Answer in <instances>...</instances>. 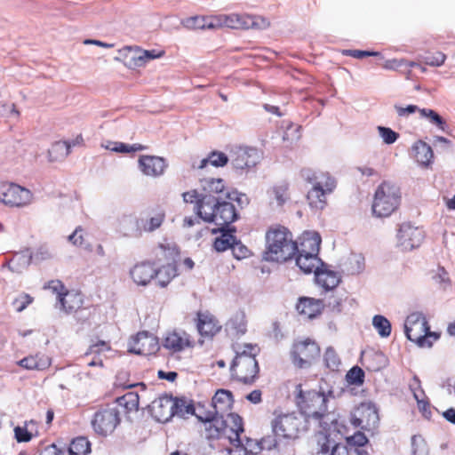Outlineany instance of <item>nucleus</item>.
I'll return each mask as SVG.
<instances>
[{
    "label": "nucleus",
    "instance_id": "bf43d9fd",
    "mask_svg": "<svg viewBox=\"0 0 455 455\" xmlns=\"http://www.w3.org/2000/svg\"><path fill=\"white\" fill-rule=\"evenodd\" d=\"M186 28L191 29H204L205 17L204 16H194L186 19L183 21Z\"/></svg>",
    "mask_w": 455,
    "mask_h": 455
},
{
    "label": "nucleus",
    "instance_id": "4468645a",
    "mask_svg": "<svg viewBox=\"0 0 455 455\" xmlns=\"http://www.w3.org/2000/svg\"><path fill=\"white\" fill-rule=\"evenodd\" d=\"M159 349L158 338L147 331H142L132 338L128 351L140 355H156Z\"/></svg>",
    "mask_w": 455,
    "mask_h": 455
},
{
    "label": "nucleus",
    "instance_id": "5fc2aeb1",
    "mask_svg": "<svg viewBox=\"0 0 455 455\" xmlns=\"http://www.w3.org/2000/svg\"><path fill=\"white\" fill-rule=\"evenodd\" d=\"M379 134L380 138L382 139L383 142L386 144H393L395 143L397 139L399 138V134L393 131L391 128L384 127V126H378L377 127Z\"/></svg>",
    "mask_w": 455,
    "mask_h": 455
},
{
    "label": "nucleus",
    "instance_id": "412c9836",
    "mask_svg": "<svg viewBox=\"0 0 455 455\" xmlns=\"http://www.w3.org/2000/svg\"><path fill=\"white\" fill-rule=\"evenodd\" d=\"M196 315V327L201 336L212 339L221 330L219 321L210 312H198Z\"/></svg>",
    "mask_w": 455,
    "mask_h": 455
},
{
    "label": "nucleus",
    "instance_id": "c85d7f7f",
    "mask_svg": "<svg viewBox=\"0 0 455 455\" xmlns=\"http://www.w3.org/2000/svg\"><path fill=\"white\" fill-rule=\"evenodd\" d=\"M259 352V347L255 344L245 343L243 346V350L235 351V356L232 360L230 364V371L231 376L234 377V371L236 367L239 366L240 360L248 359V358H256L257 355Z\"/></svg>",
    "mask_w": 455,
    "mask_h": 455
},
{
    "label": "nucleus",
    "instance_id": "2eb2a0df",
    "mask_svg": "<svg viewBox=\"0 0 455 455\" xmlns=\"http://www.w3.org/2000/svg\"><path fill=\"white\" fill-rule=\"evenodd\" d=\"M0 201L6 205L20 207L30 203L32 195L28 189L15 184L0 185Z\"/></svg>",
    "mask_w": 455,
    "mask_h": 455
},
{
    "label": "nucleus",
    "instance_id": "dca6fc26",
    "mask_svg": "<svg viewBox=\"0 0 455 455\" xmlns=\"http://www.w3.org/2000/svg\"><path fill=\"white\" fill-rule=\"evenodd\" d=\"M322 238L317 232L305 231L294 241L296 243L295 256H318Z\"/></svg>",
    "mask_w": 455,
    "mask_h": 455
},
{
    "label": "nucleus",
    "instance_id": "864d4df0",
    "mask_svg": "<svg viewBox=\"0 0 455 455\" xmlns=\"http://www.w3.org/2000/svg\"><path fill=\"white\" fill-rule=\"evenodd\" d=\"M410 388L413 393V396H414L415 400L417 401V404H418V408H419V411L422 413L424 418H426L427 419H430L432 417V411L430 409L431 405H430L429 401L427 399L425 400V399L419 398V395L413 387V384L410 385Z\"/></svg>",
    "mask_w": 455,
    "mask_h": 455
},
{
    "label": "nucleus",
    "instance_id": "603ef678",
    "mask_svg": "<svg viewBox=\"0 0 455 455\" xmlns=\"http://www.w3.org/2000/svg\"><path fill=\"white\" fill-rule=\"evenodd\" d=\"M419 114L422 117L427 118L433 124L444 131L445 122L438 113L432 109L421 108L419 109Z\"/></svg>",
    "mask_w": 455,
    "mask_h": 455
},
{
    "label": "nucleus",
    "instance_id": "3c124183",
    "mask_svg": "<svg viewBox=\"0 0 455 455\" xmlns=\"http://www.w3.org/2000/svg\"><path fill=\"white\" fill-rule=\"evenodd\" d=\"M325 366L331 371H337L340 365V359L332 347H328L323 355Z\"/></svg>",
    "mask_w": 455,
    "mask_h": 455
},
{
    "label": "nucleus",
    "instance_id": "58836bf2",
    "mask_svg": "<svg viewBox=\"0 0 455 455\" xmlns=\"http://www.w3.org/2000/svg\"><path fill=\"white\" fill-rule=\"evenodd\" d=\"M116 403L124 407L127 411H137L139 409L140 396L136 392H128L117 397Z\"/></svg>",
    "mask_w": 455,
    "mask_h": 455
},
{
    "label": "nucleus",
    "instance_id": "aec40b11",
    "mask_svg": "<svg viewBox=\"0 0 455 455\" xmlns=\"http://www.w3.org/2000/svg\"><path fill=\"white\" fill-rule=\"evenodd\" d=\"M172 395L164 394L152 402L149 411L157 421L168 422L172 419Z\"/></svg>",
    "mask_w": 455,
    "mask_h": 455
},
{
    "label": "nucleus",
    "instance_id": "4be33fe9",
    "mask_svg": "<svg viewBox=\"0 0 455 455\" xmlns=\"http://www.w3.org/2000/svg\"><path fill=\"white\" fill-rule=\"evenodd\" d=\"M141 172L148 176L157 177L164 172L167 164L163 157L142 156L139 159Z\"/></svg>",
    "mask_w": 455,
    "mask_h": 455
},
{
    "label": "nucleus",
    "instance_id": "7ed1b4c3",
    "mask_svg": "<svg viewBox=\"0 0 455 455\" xmlns=\"http://www.w3.org/2000/svg\"><path fill=\"white\" fill-rule=\"evenodd\" d=\"M197 215L204 221L219 226L220 231L229 228V225L239 218L235 205L230 201L209 196L197 202Z\"/></svg>",
    "mask_w": 455,
    "mask_h": 455
},
{
    "label": "nucleus",
    "instance_id": "393cba45",
    "mask_svg": "<svg viewBox=\"0 0 455 455\" xmlns=\"http://www.w3.org/2000/svg\"><path fill=\"white\" fill-rule=\"evenodd\" d=\"M203 193L201 198L209 196L213 198H223L225 196V185L222 179L206 178L200 180Z\"/></svg>",
    "mask_w": 455,
    "mask_h": 455
},
{
    "label": "nucleus",
    "instance_id": "680f3d73",
    "mask_svg": "<svg viewBox=\"0 0 455 455\" xmlns=\"http://www.w3.org/2000/svg\"><path fill=\"white\" fill-rule=\"evenodd\" d=\"M33 298L28 293H22L16 298L12 305L15 307L17 312H22L29 304L33 302Z\"/></svg>",
    "mask_w": 455,
    "mask_h": 455
},
{
    "label": "nucleus",
    "instance_id": "ea45409f",
    "mask_svg": "<svg viewBox=\"0 0 455 455\" xmlns=\"http://www.w3.org/2000/svg\"><path fill=\"white\" fill-rule=\"evenodd\" d=\"M372 325L381 338H387L391 334L392 325L390 321L382 315H376L372 318Z\"/></svg>",
    "mask_w": 455,
    "mask_h": 455
},
{
    "label": "nucleus",
    "instance_id": "c03bdc74",
    "mask_svg": "<svg viewBox=\"0 0 455 455\" xmlns=\"http://www.w3.org/2000/svg\"><path fill=\"white\" fill-rule=\"evenodd\" d=\"M345 440L352 451L361 450L370 443L368 437L360 430L356 431L353 435L347 436Z\"/></svg>",
    "mask_w": 455,
    "mask_h": 455
},
{
    "label": "nucleus",
    "instance_id": "052dcab7",
    "mask_svg": "<svg viewBox=\"0 0 455 455\" xmlns=\"http://www.w3.org/2000/svg\"><path fill=\"white\" fill-rule=\"evenodd\" d=\"M197 409L199 410V413H196V408L195 406L194 401L187 398V403L184 410V415L185 414H190L195 416L197 419L200 416H205V409L204 406L202 405L200 403L197 405Z\"/></svg>",
    "mask_w": 455,
    "mask_h": 455
},
{
    "label": "nucleus",
    "instance_id": "a211bd4d",
    "mask_svg": "<svg viewBox=\"0 0 455 455\" xmlns=\"http://www.w3.org/2000/svg\"><path fill=\"white\" fill-rule=\"evenodd\" d=\"M315 282L324 293L333 291L341 283V276L338 272L331 270L327 263H321L315 271Z\"/></svg>",
    "mask_w": 455,
    "mask_h": 455
},
{
    "label": "nucleus",
    "instance_id": "f03ea898",
    "mask_svg": "<svg viewBox=\"0 0 455 455\" xmlns=\"http://www.w3.org/2000/svg\"><path fill=\"white\" fill-rule=\"evenodd\" d=\"M274 414L275 418L271 421L272 435L263 437V443L268 451L278 448L281 443H288L309 429V422L295 412L276 415L275 411Z\"/></svg>",
    "mask_w": 455,
    "mask_h": 455
},
{
    "label": "nucleus",
    "instance_id": "6e6552de",
    "mask_svg": "<svg viewBox=\"0 0 455 455\" xmlns=\"http://www.w3.org/2000/svg\"><path fill=\"white\" fill-rule=\"evenodd\" d=\"M399 188L393 183L383 181L376 189L372 204L373 214L377 217H388L400 204Z\"/></svg>",
    "mask_w": 455,
    "mask_h": 455
},
{
    "label": "nucleus",
    "instance_id": "4d7b16f0",
    "mask_svg": "<svg viewBox=\"0 0 455 455\" xmlns=\"http://www.w3.org/2000/svg\"><path fill=\"white\" fill-rule=\"evenodd\" d=\"M187 403L186 396H173L172 404V414L174 416L184 417V410Z\"/></svg>",
    "mask_w": 455,
    "mask_h": 455
},
{
    "label": "nucleus",
    "instance_id": "69168bd1",
    "mask_svg": "<svg viewBox=\"0 0 455 455\" xmlns=\"http://www.w3.org/2000/svg\"><path fill=\"white\" fill-rule=\"evenodd\" d=\"M225 198L230 201H235L242 208L249 204V199L244 194L237 191L225 193Z\"/></svg>",
    "mask_w": 455,
    "mask_h": 455
},
{
    "label": "nucleus",
    "instance_id": "0eeeda50",
    "mask_svg": "<svg viewBox=\"0 0 455 455\" xmlns=\"http://www.w3.org/2000/svg\"><path fill=\"white\" fill-rule=\"evenodd\" d=\"M266 253L281 254L282 256H295L296 243L291 232L285 227L276 225L266 232Z\"/></svg>",
    "mask_w": 455,
    "mask_h": 455
},
{
    "label": "nucleus",
    "instance_id": "f8f14e48",
    "mask_svg": "<svg viewBox=\"0 0 455 455\" xmlns=\"http://www.w3.org/2000/svg\"><path fill=\"white\" fill-rule=\"evenodd\" d=\"M120 413L116 407L101 408L94 413L92 426L102 436L111 434L120 423Z\"/></svg>",
    "mask_w": 455,
    "mask_h": 455
},
{
    "label": "nucleus",
    "instance_id": "de8ad7c7",
    "mask_svg": "<svg viewBox=\"0 0 455 455\" xmlns=\"http://www.w3.org/2000/svg\"><path fill=\"white\" fill-rule=\"evenodd\" d=\"M412 327H409L407 324H404V333L409 340L415 342L419 347H431L433 346L432 341L428 339V337L425 332L424 334H419V336H412Z\"/></svg>",
    "mask_w": 455,
    "mask_h": 455
},
{
    "label": "nucleus",
    "instance_id": "7c9ffc66",
    "mask_svg": "<svg viewBox=\"0 0 455 455\" xmlns=\"http://www.w3.org/2000/svg\"><path fill=\"white\" fill-rule=\"evenodd\" d=\"M164 347L172 352H180L187 347H191L189 339H184L176 331L168 333L163 342Z\"/></svg>",
    "mask_w": 455,
    "mask_h": 455
},
{
    "label": "nucleus",
    "instance_id": "09e8293b",
    "mask_svg": "<svg viewBox=\"0 0 455 455\" xmlns=\"http://www.w3.org/2000/svg\"><path fill=\"white\" fill-rule=\"evenodd\" d=\"M365 374L359 366H353L346 374V379L349 385L361 386L364 382Z\"/></svg>",
    "mask_w": 455,
    "mask_h": 455
},
{
    "label": "nucleus",
    "instance_id": "37998d69",
    "mask_svg": "<svg viewBox=\"0 0 455 455\" xmlns=\"http://www.w3.org/2000/svg\"><path fill=\"white\" fill-rule=\"evenodd\" d=\"M365 258H347L342 264L344 266L343 272L347 275H358L365 268Z\"/></svg>",
    "mask_w": 455,
    "mask_h": 455
},
{
    "label": "nucleus",
    "instance_id": "338daca9",
    "mask_svg": "<svg viewBox=\"0 0 455 455\" xmlns=\"http://www.w3.org/2000/svg\"><path fill=\"white\" fill-rule=\"evenodd\" d=\"M14 436L18 443H27L32 439V434L26 427H16L14 428Z\"/></svg>",
    "mask_w": 455,
    "mask_h": 455
},
{
    "label": "nucleus",
    "instance_id": "c756f323",
    "mask_svg": "<svg viewBox=\"0 0 455 455\" xmlns=\"http://www.w3.org/2000/svg\"><path fill=\"white\" fill-rule=\"evenodd\" d=\"M292 259L295 260L296 266L305 274L314 273L315 275L318 266L321 263H325L322 260V258H281V262H287Z\"/></svg>",
    "mask_w": 455,
    "mask_h": 455
},
{
    "label": "nucleus",
    "instance_id": "13d9d810",
    "mask_svg": "<svg viewBox=\"0 0 455 455\" xmlns=\"http://www.w3.org/2000/svg\"><path fill=\"white\" fill-rule=\"evenodd\" d=\"M445 60L446 56L440 52L421 57L422 62L431 67H440L444 63Z\"/></svg>",
    "mask_w": 455,
    "mask_h": 455
},
{
    "label": "nucleus",
    "instance_id": "e433bc0d",
    "mask_svg": "<svg viewBox=\"0 0 455 455\" xmlns=\"http://www.w3.org/2000/svg\"><path fill=\"white\" fill-rule=\"evenodd\" d=\"M102 147H104L106 149L114 151V152H120V153H131V152H136L140 150H143L145 147H143L140 144H133V145H128L123 142H116V141H110L108 140L105 143L102 144Z\"/></svg>",
    "mask_w": 455,
    "mask_h": 455
},
{
    "label": "nucleus",
    "instance_id": "bb28decb",
    "mask_svg": "<svg viewBox=\"0 0 455 455\" xmlns=\"http://www.w3.org/2000/svg\"><path fill=\"white\" fill-rule=\"evenodd\" d=\"M413 157L423 166H428L433 159V150L431 147L422 140H419L412 146Z\"/></svg>",
    "mask_w": 455,
    "mask_h": 455
},
{
    "label": "nucleus",
    "instance_id": "a19ab883",
    "mask_svg": "<svg viewBox=\"0 0 455 455\" xmlns=\"http://www.w3.org/2000/svg\"><path fill=\"white\" fill-rule=\"evenodd\" d=\"M33 258H10L2 267H8L12 273L20 274L31 264Z\"/></svg>",
    "mask_w": 455,
    "mask_h": 455
},
{
    "label": "nucleus",
    "instance_id": "473e14b6",
    "mask_svg": "<svg viewBox=\"0 0 455 455\" xmlns=\"http://www.w3.org/2000/svg\"><path fill=\"white\" fill-rule=\"evenodd\" d=\"M71 144L68 141H56L48 150V158L51 162L62 161L70 153Z\"/></svg>",
    "mask_w": 455,
    "mask_h": 455
},
{
    "label": "nucleus",
    "instance_id": "b1692460",
    "mask_svg": "<svg viewBox=\"0 0 455 455\" xmlns=\"http://www.w3.org/2000/svg\"><path fill=\"white\" fill-rule=\"evenodd\" d=\"M239 366H241L242 371L244 372L243 376H235L232 377L236 380L242 382L245 385H252L256 379H258V375L259 372V363L256 358H248L243 359L239 362Z\"/></svg>",
    "mask_w": 455,
    "mask_h": 455
},
{
    "label": "nucleus",
    "instance_id": "2f4dec72",
    "mask_svg": "<svg viewBox=\"0 0 455 455\" xmlns=\"http://www.w3.org/2000/svg\"><path fill=\"white\" fill-rule=\"evenodd\" d=\"M161 56V54H156L155 51H140L138 50L132 54L129 60L126 62V65L131 68H138L144 66L148 60H154L157 57Z\"/></svg>",
    "mask_w": 455,
    "mask_h": 455
},
{
    "label": "nucleus",
    "instance_id": "79ce46f5",
    "mask_svg": "<svg viewBox=\"0 0 455 455\" xmlns=\"http://www.w3.org/2000/svg\"><path fill=\"white\" fill-rule=\"evenodd\" d=\"M404 324H407L409 327H412L413 330L418 328L419 331H429V324L425 315L420 312H414L409 315Z\"/></svg>",
    "mask_w": 455,
    "mask_h": 455
},
{
    "label": "nucleus",
    "instance_id": "0e129e2a",
    "mask_svg": "<svg viewBox=\"0 0 455 455\" xmlns=\"http://www.w3.org/2000/svg\"><path fill=\"white\" fill-rule=\"evenodd\" d=\"M287 190L288 188L286 185H280L273 188V194L278 205H283L288 199Z\"/></svg>",
    "mask_w": 455,
    "mask_h": 455
},
{
    "label": "nucleus",
    "instance_id": "20e7f679",
    "mask_svg": "<svg viewBox=\"0 0 455 455\" xmlns=\"http://www.w3.org/2000/svg\"><path fill=\"white\" fill-rule=\"evenodd\" d=\"M295 402L300 416L309 422L310 419L318 421L319 427L325 429L322 419L328 413V400L323 390H308L304 392L301 384L296 386Z\"/></svg>",
    "mask_w": 455,
    "mask_h": 455
},
{
    "label": "nucleus",
    "instance_id": "39448f33",
    "mask_svg": "<svg viewBox=\"0 0 455 455\" xmlns=\"http://www.w3.org/2000/svg\"><path fill=\"white\" fill-rule=\"evenodd\" d=\"M301 177L307 183L312 184L307 198L312 208L322 210L326 205V196L331 194L336 187L335 180L323 172H315L309 168L302 169Z\"/></svg>",
    "mask_w": 455,
    "mask_h": 455
},
{
    "label": "nucleus",
    "instance_id": "6ab92c4d",
    "mask_svg": "<svg viewBox=\"0 0 455 455\" xmlns=\"http://www.w3.org/2000/svg\"><path fill=\"white\" fill-rule=\"evenodd\" d=\"M155 267L156 261H141L131 268L130 275L136 284L147 286L154 279V275L156 274Z\"/></svg>",
    "mask_w": 455,
    "mask_h": 455
},
{
    "label": "nucleus",
    "instance_id": "ddd939ff",
    "mask_svg": "<svg viewBox=\"0 0 455 455\" xmlns=\"http://www.w3.org/2000/svg\"><path fill=\"white\" fill-rule=\"evenodd\" d=\"M424 239V231L411 223H403L397 233L396 246L402 252H409L420 245Z\"/></svg>",
    "mask_w": 455,
    "mask_h": 455
},
{
    "label": "nucleus",
    "instance_id": "f704fd0d",
    "mask_svg": "<svg viewBox=\"0 0 455 455\" xmlns=\"http://www.w3.org/2000/svg\"><path fill=\"white\" fill-rule=\"evenodd\" d=\"M91 452V443L85 436L74 438L68 448V455H87Z\"/></svg>",
    "mask_w": 455,
    "mask_h": 455
},
{
    "label": "nucleus",
    "instance_id": "e2e57ef3",
    "mask_svg": "<svg viewBox=\"0 0 455 455\" xmlns=\"http://www.w3.org/2000/svg\"><path fill=\"white\" fill-rule=\"evenodd\" d=\"M161 252L165 256H177L180 254V249L176 243L165 240L159 245Z\"/></svg>",
    "mask_w": 455,
    "mask_h": 455
},
{
    "label": "nucleus",
    "instance_id": "6e6d98bb",
    "mask_svg": "<svg viewBox=\"0 0 455 455\" xmlns=\"http://www.w3.org/2000/svg\"><path fill=\"white\" fill-rule=\"evenodd\" d=\"M164 220V214L158 212L146 221V223L143 225V230L146 232H153L161 227Z\"/></svg>",
    "mask_w": 455,
    "mask_h": 455
},
{
    "label": "nucleus",
    "instance_id": "1a4fd4ad",
    "mask_svg": "<svg viewBox=\"0 0 455 455\" xmlns=\"http://www.w3.org/2000/svg\"><path fill=\"white\" fill-rule=\"evenodd\" d=\"M349 421L354 427L373 432L379 424V410L376 404L371 401L361 403L350 411Z\"/></svg>",
    "mask_w": 455,
    "mask_h": 455
},
{
    "label": "nucleus",
    "instance_id": "f257e3e1",
    "mask_svg": "<svg viewBox=\"0 0 455 455\" xmlns=\"http://www.w3.org/2000/svg\"><path fill=\"white\" fill-rule=\"evenodd\" d=\"M233 393L228 389H218L212 399V411H205V416L198 417V421L205 424V433L207 439H221L226 437L230 424H228L225 419L228 414L234 403Z\"/></svg>",
    "mask_w": 455,
    "mask_h": 455
},
{
    "label": "nucleus",
    "instance_id": "5701e85b",
    "mask_svg": "<svg viewBox=\"0 0 455 455\" xmlns=\"http://www.w3.org/2000/svg\"><path fill=\"white\" fill-rule=\"evenodd\" d=\"M324 307L325 303L323 299L301 297L299 299L296 308L300 315H307L309 319H313L322 314Z\"/></svg>",
    "mask_w": 455,
    "mask_h": 455
},
{
    "label": "nucleus",
    "instance_id": "a18cd8bd",
    "mask_svg": "<svg viewBox=\"0 0 455 455\" xmlns=\"http://www.w3.org/2000/svg\"><path fill=\"white\" fill-rule=\"evenodd\" d=\"M57 285L60 287V291H58V288L57 286H54L53 287V290L55 291H57L58 293V300L61 306V308L66 312V313H72L73 311H76L77 308L80 307V305H77L76 307L73 306V305H69L68 304V301H67V297H69L70 294L69 292L66 290L65 291H63L65 290V287L63 285V283L60 281H57Z\"/></svg>",
    "mask_w": 455,
    "mask_h": 455
},
{
    "label": "nucleus",
    "instance_id": "f3484780",
    "mask_svg": "<svg viewBox=\"0 0 455 455\" xmlns=\"http://www.w3.org/2000/svg\"><path fill=\"white\" fill-rule=\"evenodd\" d=\"M259 156L257 149L249 148H235L230 153V162L236 170H244L255 166Z\"/></svg>",
    "mask_w": 455,
    "mask_h": 455
},
{
    "label": "nucleus",
    "instance_id": "9d476101",
    "mask_svg": "<svg viewBox=\"0 0 455 455\" xmlns=\"http://www.w3.org/2000/svg\"><path fill=\"white\" fill-rule=\"evenodd\" d=\"M291 360L293 365L299 369L311 366L312 360L320 355V347L317 343L310 339L295 342L291 350Z\"/></svg>",
    "mask_w": 455,
    "mask_h": 455
},
{
    "label": "nucleus",
    "instance_id": "774afa93",
    "mask_svg": "<svg viewBox=\"0 0 455 455\" xmlns=\"http://www.w3.org/2000/svg\"><path fill=\"white\" fill-rule=\"evenodd\" d=\"M331 295L328 298L325 307H329L331 311L340 313L342 311V298L338 297L331 291Z\"/></svg>",
    "mask_w": 455,
    "mask_h": 455
},
{
    "label": "nucleus",
    "instance_id": "c9c22d12",
    "mask_svg": "<svg viewBox=\"0 0 455 455\" xmlns=\"http://www.w3.org/2000/svg\"><path fill=\"white\" fill-rule=\"evenodd\" d=\"M235 229L233 228H225L221 232V235L217 237L213 243V248L217 252H223L228 249H231V246H233L234 242H235V236H234L230 231H235Z\"/></svg>",
    "mask_w": 455,
    "mask_h": 455
},
{
    "label": "nucleus",
    "instance_id": "49530a36",
    "mask_svg": "<svg viewBox=\"0 0 455 455\" xmlns=\"http://www.w3.org/2000/svg\"><path fill=\"white\" fill-rule=\"evenodd\" d=\"M367 370L378 371L386 367L387 360L382 352H374L367 358Z\"/></svg>",
    "mask_w": 455,
    "mask_h": 455
},
{
    "label": "nucleus",
    "instance_id": "cd10ccee",
    "mask_svg": "<svg viewBox=\"0 0 455 455\" xmlns=\"http://www.w3.org/2000/svg\"><path fill=\"white\" fill-rule=\"evenodd\" d=\"M228 161H230V156H228L225 153L220 151H212L207 157L200 160L198 164L193 163L192 167L204 169L209 164L214 167H223L228 163Z\"/></svg>",
    "mask_w": 455,
    "mask_h": 455
},
{
    "label": "nucleus",
    "instance_id": "a878e982",
    "mask_svg": "<svg viewBox=\"0 0 455 455\" xmlns=\"http://www.w3.org/2000/svg\"><path fill=\"white\" fill-rule=\"evenodd\" d=\"M155 269L156 274L154 275V279L156 280V284L161 288L166 287L178 275V268L175 262L161 267L156 264Z\"/></svg>",
    "mask_w": 455,
    "mask_h": 455
},
{
    "label": "nucleus",
    "instance_id": "72a5a7b5",
    "mask_svg": "<svg viewBox=\"0 0 455 455\" xmlns=\"http://www.w3.org/2000/svg\"><path fill=\"white\" fill-rule=\"evenodd\" d=\"M18 364L27 370L43 371L50 365V361L47 357H38V355H29L22 358L18 362Z\"/></svg>",
    "mask_w": 455,
    "mask_h": 455
},
{
    "label": "nucleus",
    "instance_id": "9b49d317",
    "mask_svg": "<svg viewBox=\"0 0 455 455\" xmlns=\"http://www.w3.org/2000/svg\"><path fill=\"white\" fill-rule=\"evenodd\" d=\"M222 27L233 29H255L263 30L269 27V21L261 16L248 14L232 13L229 15L222 14Z\"/></svg>",
    "mask_w": 455,
    "mask_h": 455
},
{
    "label": "nucleus",
    "instance_id": "423d86ee",
    "mask_svg": "<svg viewBox=\"0 0 455 455\" xmlns=\"http://www.w3.org/2000/svg\"><path fill=\"white\" fill-rule=\"evenodd\" d=\"M230 427L225 438L228 439L229 443L235 446V452H243V455H256L263 449H267L263 443V438L260 442L252 440L246 437L245 443L241 439V434L244 432L243 418L237 413H229Z\"/></svg>",
    "mask_w": 455,
    "mask_h": 455
},
{
    "label": "nucleus",
    "instance_id": "8fccbe9b",
    "mask_svg": "<svg viewBox=\"0 0 455 455\" xmlns=\"http://www.w3.org/2000/svg\"><path fill=\"white\" fill-rule=\"evenodd\" d=\"M412 455H428V448L420 435H413L411 439Z\"/></svg>",
    "mask_w": 455,
    "mask_h": 455
},
{
    "label": "nucleus",
    "instance_id": "4c0bfd02",
    "mask_svg": "<svg viewBox=\"0 0 455 455\" xmlns=\"http://www.w3.org/2000/svg\"><path fill=\"white\" fill-rule=\"evenodd\" d=\"M227 327L234 330L237 336H242L247 331L245 314L243 311L236 312L227 323Z\"/></svg>",
    "mask_w": 455,
    "mask_h": 455
}]
</instances>
